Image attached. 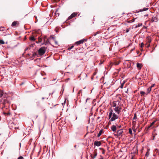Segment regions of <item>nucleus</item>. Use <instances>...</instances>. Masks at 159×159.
Returning a JSON list of instances; mask_svg holds the SVG:
<instances>
[{"label": "nucleus", "instance_id": "obj_50", "mask_svg": "<svg viewBox=\"0 0 159 159\" xmlns=\"http://www.w3.org/2000/svg\"><path fill=\"white\" fill-rule=\"evenodd\" d=\"M152 126H150H150H149L148 127V129H149V128H150Z\"/></svg>", "mask_w": 159, "mask_h": 159}, {"label": "nucleus", "instance_id": "obj_49", "mask_svg": "<svg viewBox=\"0 0 159 159\" xmlns=\"http://www.w3.org/2000/svg\"><path fill=\"white\" fill-rule=\"evenodd\" d=\"M155 85L154 84H152L151 86H150V87L152 88V87H153L154 85Z\"/></svg>", "mask_w": 159, "mask_h": 159}, {"label": "nucleus", "instance_id": "obj_42", "mask_svg": "<svg viewBox=\"0 0 159 159\" xmlns=\"http://www.w3.org/2000/svg\"><path fill=\"white\" fill-rule=\"evenodd\" d=\"M130 30V28H129V29H127L126 30V33L128 32H129V30Z\"/></svg>", "mask_w": 159, "mask_h": 159}, {"label": "nucleus", "instance_id": "obj_34", "mask_svg": "<svg viewBox=\"0 0 159 159\" xmlns=\"http://www.w3.org/2000/svg\"><path fill=\"white\" fill-rule=\"evenodd\" d=\"M152 88L150 87L148 89V93H149L151 91Z\"/></svg>", "mask_w": 159, "mask_h": 159}, {"label": "nucleus", "instance_id": "obj_36", "mask_svg": "<svg viewBox=\"0 0 159 159\" xmlns=\"http://www.w3.org/2000/svg\"><path fill=\"white\" fill-rule=\"evenodd\" d=\"M52 39L53 41H54V40H55V37H50L49 38V39Z\"/></svg>", "mask_w": 159, "mask_h": 159}, {"label": "nucleus", "instance_id": "obj_15", "mask_svg": "<svg viewBox=\"0 0 159 159\" xmlns=\"http://www.w3.org/2000/svg\"><path fill=\"white\" fill-rule=\"evenodd\" d=\"M50 39H47L46 41L45 40V39H44V41L43 43L42 44H46L49 43V40Z\"/></svg>", "mask_w": 159, "mask_h": 159}, {"label": "nucleus", "instance_id": "obj_52", "mask_svg": "<svg viewBox=\"0 0 159 159\" xmlns=\"http://www.w3.org/2000/svg\"><path fill=\"white\" fill-rule=\"evenodd\" d=\"M153 139H154V138L155 136H153Z\"/></svg>", "mask_w": 159, "mask_h": 159}, {"label": "nucleus", "instance_id": "obj_6", "mask_svg": "<svg viewBox=\"0 0 159 159\" xmlns=\"http://www.w3.org/2000/svg\"><path fill=\"white\" fill-rule=\"evenodd\" d=\"M19 24V22L18 21H14L11 24V26L14 27L16 26H18Z\"/></svg>", "mask_w": 159, "mask_h": 159}, {"label": "nucleus", "instance_id": "obj_26", "mask_svg": "<svg viewBox=\"0 0 159 159\" xmlns=\"http://www.w3.org/2000/svg\"><path fill=\"white\" fill-rule=\"evenodd\" d=\"M137 118V115H136V113H134V116L133 117V120H136Z\"/></svg>", "mask_w": 159, "mask_h": 159}, {"label": "nucleus", "instance_id": "obj_31", "mask_svg": "<svg viewBox=\"0 0 159 159\" xmlns=\"http://www.w3.org/2000/svg\"><path fill=\"white\" fill-rule=\"evenodd\" d=\"M42 110L43 111V113L45 114H46V111L45 110V109H44V108H42Z\"/></svg>", "mask_w": 159, "mask_h": 159}, {"label": "nucleus", "instance_id": "obj_12", "mask_svg": "<svg viewBox=\"0 0 159 159\" xmlns=\"http://www.w3.org/2000/svg\"><path fill=\"white\" fill-rule=\"evenodd\" d=\"M111 129L112 131L114 132L116 131V128L115 125H113L111 127Z\"/></svg>", "mask_w": 159, "mask_h": 159}, {"label": "nucleus", "instance_id": "obj_21", "mask_svg": "<svg viewBox=\"0 0 159 159\" xmlns=\"http://www.w3.org/2000/svg\"><path fill=\"white\" fill-rule=\"evenodd\" d=\"M136 18H134L133 19L131 20H129L128 21V22L129 23H131L133 22L134 21L135 19H136Z\"/></svg>", "mask_w": 159, "mask_h": 159}, {"label": "nucleus", "instance_id": "obj_5", "mask_svg": "<svg viewBox=\"0 0 159 159\" xmlns=\"http://www.w3.org/2000/svg\"><path fill=\"white\" fill-rule=\"evenodd\" d=\"M77 13L76 12H74L72 13L71 15L68 17V19L69 20L71 19L72 18L75 16L77 15Z\"/></svg>", "mask_w": 159, "mask_h": 159}, {"label": "nucleus", "instance_id": "obj_19", "mask_svg": "<svg viewBox=\"0 0 159 159\" xmlns=\"http://www.w3.org/2000/svg\"><path fill=\"white\" fill-rule=\"evenodd\" d=\"M148 9V8H143V9H140L139 11V12L144 11L146 10H147Z\"/></svg>", "mask_w": 159, "mask_h": 159}, {"label": "nucleus", "instance_id": "obj_18", "mask_svg": "<svg viewBox=\"0 0 159 159\" xmlns=\"http://www.w3.org/2000/svg\"><path fill=\"white\" fill-rule=\"evenodd\" d=\"M101 32L100 31H98L96 32L93 33V35L94 36H95L97 34H99L100 33H101Z\"/></svg>", "mask_w": 159, "mask_h": 159}, {"label": "nucleus", "instance_id": "obj_25", "mask_svg": "<svg viewBox=\"0 0 159 159\" xmlns=\"http://www.w3.org/2000/svg\"><path fill=\"white\" fill-rule=\"evenodd\" d=\"M151 22H153L154 21H156L157 20V18L155 17L154 18H153L152 20H151Z\"/></svg>", "mask_w": 159, "mask_h": 159}, {"label": "nucleus", "instance_id": "obj_44", "mask_svg": "<svg viewBox=\"0 0 159 159\" xmlns=\"http://www.w3.org/2000/svg\"><path fill=\"white\" fill-rule=\"evenodd\" d=\"M144 46V44L143 43H142L141 44V47L142 48Z\"/></svg>", "mask_w": 159, "mask_h": 159}, {"label": "nucleus", "instance_id": "obj_11", "mask_svg": "<svg viewBox=\"0 0 159 159\" xmlns=\"http://www.w3.org/2000/svg\"><path fill=\"white\" fill-rule=\"evenodd\" d=\"M123 133V131L122 130L120 129L118 130L117 132V135L118 136H120Z\"/></svg>", "mask_w": 159, "mask_h": 159}, {"label": "nucleus", "instance_id": "obj_29", "mask_svg": "<svg viewBox=\"0 0 159 159\" xmlns=\"http://www.w3.org/2000/svg\"><path fill=\"white\" fill-rule=\"evenodd\" d=\"M142 23H139V24L137 25H136L135 26V28H137L138 27H139L142 25Z\"/></svg>", "mask_w": 159, "mask_h": 159}, {"label": "nucleus", "instance_id": "obj_53", "mask_svg": "<svg viewBox=\"0 0 159 159\" xmlns=\"http://www.w3.org/2000/svg\"><path fill=\"white\" fill-rule=\"evenodd\" d=\"M120 127H121V126H119V128H120Z\"/></svg>", "mask_w": 159, "mask_h": 159}, {"label": "nucleus", "instance_id": "obj_14", "mask_svg": "<svg viewBox=\"0 0 159 159\" xmlns=\"http://www.w3.org/2000/svg\"><path fill=\"white\" fill-rule=\"evenodd\" d=\"M142 66V65L141 64L137 63V67L139 69H140L141 68Z\"/></svg>", "mask_w": 159, "mask_h": 159}, {"label": "nucleus", "instance_id": "obj_24", "mask_svg": "<svg viewBox=\"0 0 159 159\" xmlns=\"http://www.w3.org/2000/svg\"><path fill=\"white\" fill-rule=\"evenodd\" d=\"M112 106L113 107H116V102L114 101L112 102Z\"/></svg>", "mask_w": 159, "mask_h": 159}, {"label": "nucleus", "instance_id": "obj_8", "mask_svg": "<svg viewBox=\"0 0 159 159\" xmlns=\"http://www.w3.org/2000/svg\"><path fill=\"white\" fill-rule=\"evenodd\" d=\"M45 39L46 37L44 38H39L38 39V42H37V43H42V44L43 43L44 41V39Z\"/></svg>", "mask_w": 159, "mask_h": 159}, {"label": "nucleus", "instance_id": "obj_48", "mask_svg": "<svg viewBox=\"0 0 159 159\" xmlns=\"http://www.w3.org/2000/svg\"><path fill=\"white\" fill-rule=\"evenodd\" d=\"M90 98H88L86 99V102H87V101H88V100Z\"/></svg>", "mask_w": 159, "mask_h": 159}, {"label": "nucleus", "instance_id": "obj_51", "mask_svg": "<svg viewBox=\"0 0 159 159\" xmlns=\"http://www.w3.org/2000/svg\"><path fill=\"white\" fill-rule=\"evenodd\" d=\"M114 135H115V136H118V135H117V134H114Z\"/></svg>", "mask_w": 159, "mask_h": 159}, {"label": "nucleus", "instance_id": "obj_54", "mask_svg": "<svg viewBox=\"0 0 159 159\" xmlns=\"http://www.w3.org/2000/svg\"><path fill=\"white\" fill-rule=\"evenodd\" d=\"M42 99H44V98H42Z\"/></svg>", "mask_w": 159, "mask_h": 159}, {"label": "nucleus", "instance_id": "obj_9", "mask_svg": "<svg viewBox=\"0 0 159 159\" xmlns=\"http://www.w3.org/2000/svg\"><path fill=\"white\" fill-rule=\"evenodd\" d=\"M93 153H94L93 156H92V155H91L92 158L91 159H93L95 158V157L97 156V154H98L97 151H94Z\"/></svg>", "mask_w": 159, "mask_h": 159}, {"label": "nucleus", "instance_id": "obj_28", "mask_svg": "<svg viewBox=\"0 0 159 159\" xmlns=\"http://www.w3.org/2000/svg\"><path fill=\"white\" fill-rule=\"evenodd\" d=\"M5 43V42L2 40H0V44H3Z\"/></svg>", "mask_w": 159, "mask_h": 159}, {"label": "nucleus", "instance_id": "obj_16", "mask_svg": "<svg viewBox=\"0 0 159 159\" xmlns=\"http://www.w3.org/2000/svg\"><path fill=\"white\" fill-rule=\"evenodd\" d=\"M120 62L119 61H115L113 63L112 62L111 63V64H112V65H114L115 66L118 65L119 64Z\"/></svg>", "mask_w": 159, "mask_h": 159}, {"label": "nucleus", "instance_id": "obj_22", "mask_svg": "<svg viewBox=\"0 0 159 159\" xmlns=\"http://www.w3.org/2000/svg\"><path fill=\"white\" fill-rule=\"evenodd\" d=\"M136 121H137L136 120H133V122H132V125H133V126H135V125H136Z\"/></svg>", "mask_w": 159, "mask_h": 159}, {"label": "nucleus", "instance_id": "obj_33", "mask_svg": "<svg viewBox=\"0 0 159 159\" xmlns=\"http://www.w3.org/2000/svg\"><path fill=\"white\" fill-rule=\"evenodd\" d=\"M129 133L130 134H132V130L130 128H129Z\"/></svg>", "mask_w": 159, "mask_h": 159}, {"label": "nucleus", "instance_id": "obj_37", "mask_svg": "<svg viewBox=\"0 0 159 159\" xmlns=\"http://www.w3.org/2000/svg\"><path fill=\"white\" fill-rule=\"evenodd\" d=\"M74 46L73 45H72L71 46V47H69V48H68V50H70V49H72L73 47H74Z\"/></svg>", "mask_w": 159, "mask_h": 159}, {"label": "nucleus", "instance_id": "obj_43", "mask_svg": "<svg viewBox=\"0 0 159 159\" xmlns=\"http://www.w3.org/2000/svg\"><path fill=\"white\" fill-rule=\"evenodd\" d=\"M18 159H24V158L22 156H20L18 158Z\"/></svg>", "mask_w": 159, "mask_h": 159}, {"label": "nucleus", "instance_id": "obj_47", "mask_svg": "<svg viewBox=\"0 0 159 159\" xmlns=\"http://www.w3.org/2000/svg\"><path fill=\"white\" fill-rule=\"evenodd\" d=\"M101 158L100 159H104L103 157L101 155L100 156Z\"/></svg>", "mask_w": 159, "mask_h": 159}, {"label": "nucleus", "instance_id": "obj_39", "mask_svg": "<svg viewBox=\"0 0 159 159\" xmlns=\"http://www.w3.org/2000/svg\"><path fill=\"white\" fill-rule=\"evenodd\" d=\"M156 121H154L153 122H152L151 124H150V126H152L154 124V123H155Z\"/></svg>", "mask_w": 159, "mask_h": 159}, {"label": "nucleus", "instance_id": "obj_40", "mask_svg": "<svg viewBox=\"0 0 159 159\" xmlns=\"http://www.w3.org/2000/svg\"><path fill=\"white\" fill-rule=\"evenodd\" d=\"M146 45H147L146 47L148 48H149L150 46V44L149 43H147Z\"/></svg>", "mask_w": 159, "mask_h": 159}, {"label": "nucleus", "instance_id": "obj_35", "mask_svg": "<svg viewBox=\"0 0 159 159\" xmlns=\"http://www.w3.org/2000/svg\"><path fill=\"white\" fill-rule=\"evenodd\" d=\"M4 114L5 115H10V113L8 112V113L4 112Z\"/></svg>", "mask_w": 159, "mask_h": 159}, {"label": "nucleus", "instance_id": "obj_41", "mask_svg": "<svg viewBox=\"0 0 159 159\" xmlns=\"http://www.w3.org/2000/svg\"><path fill=\"white\" fill-rule=\"evenodd\" d=\"M105 152V150L104 149H102V153L103 154H104Z\"/></svg>", "mask_w": 159, "mask_h": 159}, {"label": "nucleus", "instance_id": "obj_38", "mask_svg": "<svg viewBox=\"0 0 159 159\" xmlns=\"http://www.w3.org/2000/svg\"><path fill=\"white\" fill-rule=\"evenodd\" d=\"M140 93L142 95H143L145 93V92L143 91H141Z\"/></svg>", "mask_w": 159, "mask_h": 159}, {"label": "nucleus", "instance_id": "obj_32", "mask_svg": "<svg viewBox=\"0 0 159 159\" xmlns=\"http://www.w3.org/2000/svg\"><path fill=\"white\" fill-rule=\"evenodd\" d=\"M149 152L148 151H147V152H146V154H145V156H146V157H148V155H149Z\"/></svg>", "mask_w": 159, "mask_h": 159}, {"label": "nucleus", "instance_id": "obj_13", "mask_svg": "<svg viewBox=\"0 0 159 159\" xmlns=\"http://www.w3.org/2000/svg\"><path fill=\"white\" fill-rule=\"evenodd\" d=\"M151 39L150 37H147V41L148 43H150L151 42Z\"/></svg>", "mask_w": 159, "mask_h": 159}, {"label": "nucleus", "instance_id": "obj_23", "mask_svg": "<svg viewBox=\"0 0 159 159\" xmlns=\"http://www.w3.org/2000/svg\"><path fill=\"white\" fill-rule=\"evenodd\" d=\"M125 82L124 81L122 83H121V85L120 86V88L121 89H122L123 88L124 84H125Z\"/></svg>", "mask_w": 159, "mask_h": 159}, {"label": "nucleus", "instance_id": "obj_1", "mask_svg": "<svg viewBox=\"0 0 159 159\" xmlns=\"http://www.w3.org/2000/svg\"><path fill=\"white\" fill-rule=\"evenodd\" d=\"M46 48L44 47H42L38 50L39 54L40 56L43 55L46 52Z\"/></svg>", "mask_w": 159, "mask_h": 159}, {"label": "nucleus", "instance_id": "obj_20", "mask_svg": "<svg viewBox=\"0 0 159 159\" xmlns=\"http://www.w3.org/2000/svg\"><path fill=\"white\" fill-rule=\"evenodd\" d=\"M102 130L101 129L99 133H98V134L97 135L98 137H100V136L102 134Z\"/></svg>", "mask_w": 159, "mask_h": 159}, {"label": "nucleus", "instance_id": "obj_27", "mask_svg": "<svg viewBox=\"0 0 159 159\" xmlns=\"http://www.w3.org/2000/svg\"><path fill=\"white\" fill-rule=\"evenodd\" d=\"M3 94V92L2 91L0 90V98L2 97Z\"/></svg>", "mask_w": 159, "mask_h": 159}, {"label": "nucleus", "instance_id": "obj_3", "mask_svg": "<svg viewBox=\"0 0 159 159\" xmlns=\"http://www.w3.org/2000/svg\"><path fill=\"white\" fill-rule=\"evenodd\" d=\"M121 108L119 106H117L114 109L115 111L118 114H119L121 111Z\"/></svg>", "mask_w": 159, "mask_h": 159}, {"label": "nucleus", "instance_id": "obj_55", "mask_svg": "<svg viewBox=\"0 0 159 159\" xmlns=\"http://www.w3.org/2000/svg\"><path fill=\"white\" fill-rule=\"evenodd\" d=\"M148 15H146V16H148Z\"/></svg>", "mask_w": 159, "mask_h": 159}, {"label": "nucleus", "instance_id": "obj_45", "mask_svg": "<svg viewBox=\"0 0 159 159\" xmlns=\"http://www.w3.org/2000/svg\"><path fill=\"white\" fill-rule=\"evenodd\" d=\"M82 92L81 90H80L78 92V95H80Z\"/></svg>", "mask_w": 159, "mask_h": 159}, {"label": "nucleus", "instance_id": "obj_4", "mask_svg": "<svg viewBox=\"0 0 159 159\" xmlns=\"http://www.w3.org/2000/svg\"><path fill=\"white\" fill-rule=\"evenodd\" d=\"M112 116L111 117L110 121H112L115 120L116 119L118 118V116L115 113H112Z\"/></svg>", "mask_w": 159, "mask_h": 159}, {"label": "nucleus", "instance_id": "obj_2", "mask_svg": "<svg viewBox=\"0 0 159 159\" xmlns=\"http://www.w3.org/2000/svg\"><path fill=\"white\" fill-rule=\"evenodd\" d=\"M85 41H86L87 39H83L76 42L74 44L77 46L83 43Z\"/></svg>", "mask_w": 159, "mask_h": 159}, {"label": "nucleus", "instance_id": "obj_10", "mask_svg": "<svg viewBox=\"0 0 159 159\" xmlns=\"http://www.w3.org/2000/svg\"><path fill=\"white\" fill-rule=\"evenodd\" d=\"M113 110L111 109L109 110V118H111L112 115Z\"/></svg>", "mask_w": 159, "mask_h": 159}, {"label": "nucleus", "instance_id": "obj_30", "mask_svg": "<svg viewBox=\"0 0 159 159\" xmlns=\"http://www.w3.org/2000/svg\"><path fill=\"white\" fill-rule=\"evenodd\" d=\"M55 14L56 15H57L58 16H59V14L58 13V10L57 9L56 10Z\"/></svg>", "mask_w": 159, "mask_h": 159}, {"label": "nucleus", "instance_id": "obj_56", "mask_svg": "<svg viewBox=\"0 0 159 159\" xmlns=\"http://www.w3.org/2000/svg\"><path fill=\"white\" fill-rule=\"evenodd\" d=\"M134 132H135V130H134Z\"/></svg>", "mask_w": 159, "mask_h": 159}, {"label": "nucleus", "instance_id": "obj_7", "mask_svg": "<svg viewBox=\"0 0 159 159\" xmlns=\"http://www.w3.org/2000/svg\"><path fill=\"white\" fill-rule=\"evenodd\" d=\"M102 144V143L100 141H95L94 142V144L95 146H99Z\"/></svg>", "mask_w": 159, "mask_h": 159}, {"label": "nucleus", "instance_id": "obj_17", "mask_svg": "<svg viewBox=\"0 0 159 159\" xmlns=\"http://www.w3.org/2000/svg\"><path fill=\"white\" fill-rule=\"evenodd\" d=\"M30 39L31 41H34L35 40L34 37L33 36H31L30 37Z\"/></svg>", "mask_w": 159, "mask_h": 159}, {"label": "nucleus", "instance_id": "obj_46", "mask_svg": "<svg viewBox=\"0 0 159 159\" xmlns=\"http://www.w3.org/2000/svg\"><path fill=\"white\" fill-rule=\"evenodd\" d=\"M54 42L56 45H57L58 43L57 41L56 40H54Z\"/></svg>", "mask_w": 159, "mask_h": 159}]
</instances>
